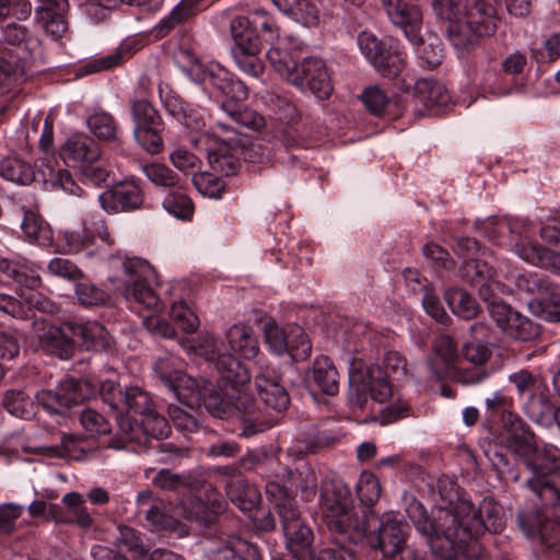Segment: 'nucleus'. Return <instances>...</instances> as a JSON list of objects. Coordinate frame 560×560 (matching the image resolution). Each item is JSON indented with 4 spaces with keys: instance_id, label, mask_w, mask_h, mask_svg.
<instances>
[{
    "instance_id": "obj_52",
    "label": "nucleus",
    "mask_w": 560,
    "mask_h": 560,
    "mask_svg": "<svg viewBox=\"0 0 560 560\" xmlns=\"http://www.w3.org/2000/svg\"><path fill=\"white\" fill-rule=\"evenodd\" d=\"M355 489L358 498L363 505L372 506L381 498V483L372 471L364 470L360 474Z\"/></svg>"
},
{
    "instance_id": "obj_15",
    "label": "nucleus",
    "mask_w": 560,
    "mask_h": 560,
    "mask_svg": "<svg viewBox=\"0 0 560 560\" xmlns=\"http://www.w3.org/2000/svg\"><path fill=\"white\" fill-rule=\"evenodd\" d=\"M177 59L183 73L189 80L196 83H209L221 94L229 88V83L234 77L218 62L201 63L194 54L187 50L180 51Z\"/></svg>"
},
{
    "instance_id": "obj_51",
    "label": "nucleus",
    "mask_w": 560,
    "mask_h": 560,
    "mask_svg": "<svg viewBox=\"0 0 560 560\" xmlns=\"http://www.w3.org/2000/svg\"><path fill=\"white\" fill-rule=\"evenodd\" d=\"M141 170L145 177L155 186L175 188L180 184V177L168 166L161 163L143 164Z\"/></svg>"
},
{
    "instance_id": "obj_43",
    "label": "nucleus",
    "mask_w": 560,
    "mask_h": 560,
    "mask_svg": "<svg viewBox=\"0 0 560 560\" xmlns=\"http://www.w3.org/2000/svg\"><path fill=\"white\" fill-rule=\"evenodd\" d=\"M339 373L326 355L317 357V394L336 396L339 392Z\"/></svg>"
},
{
    "instance_id": "obj_9",
    "label": "nucleus",
    "mask_w": 560,
    "mask_h": 560,
    "mask_svg": "<svg viewBox=\"0 0 560 560\" xmlns=\"http://www.w3.org/2000/svg\"><path fill=\"white\" fill-rule=\"evenodd\" d=\"M153 370L161 383L179 402L190 409L205 405L209 383L205 378H195L183 373L179 359L171 354L158 358Z\"/></svg>"
},
{
    "instance_id": "obj_48",
    "label": "nucleus",
    "mask_w": 560,
    "mask_h": 560,
    "mask_svg": "<svg viewBox=\"0 0 560 560\" xmlns=\"http://www.w3.org/2000/svg\"><path fill=\"white\" fill-rule=\"evenodd\" d=\"M260 51L259 44H248L244 48H233V57L241 71L247 75L257 78L264 71V66L257 55Z\"/></svg>"
},
{
    "instance_id": "obj_42",
    "label": "nucleus",
    "mask_w": 560,
    "mask_h": 560,
    "mask_svg": "<svg viewBox=\"0 0 560 560\" xmlns=\"http://www.w3.org/2000/svg\"><path fill=\"white\" fill-rule=\"evenodd\" d=\"M474 514L483 524L482 534L499 533L504 527L502 508L491 498H485L477 508L474 505Z\"/></svg>"
},
{
    "instance_id": "obj_28",
    "label": "nucleus",
    "mask_w": 560,
    "mask_h": 560,
    "mask_svg": "<svg viewBox=\"0 0 560 560\" xmlns=\"http://www.w3.org/2000/svg\"><path fill=\"white\" fill-rule=\"evenodd\" d=\"M502 423L509 432L508 443L516 455H526L534 451V434L516 413L504 410Z\"/></svg>"
},
{
    "instance_id": "obj_60",
    "label": "nucleus",
    "mask_w": 560,
    "mask_h": 560,
    "mask_svg": "<svg viewBox=\"0 0 560 560\" xmlns=\"http://www.w3.org/2000/svg\"><path fill=\"white\" fill-rule=\"evenodd\" d=\"M384 372L397 382H404L409 376L408 363L399 352L390 350L384 355Z\"/></svg>"
},
{
    "instance_id": "obj_59",
    "label": "nucleus",
    "mask_w": 560,
    "mask_h": 560,
    "mask_svg": "<svg viewBox=\"0 0 560 560\" xmlns=\"http://www.w3.org/2000/svg\"><path fill=\"white\" fill-rule=\"evenodd\" d=\"M358 46L362 55H364L372 66H374V63L381 65L378 58L384 54L386 45L374 34L370 32H361L358 35Z\"/></svg>"
},
{
    "instance_id": "obj_41",
    "label": "nucleus",
    "mask_w": 560,
    "mask_h": 560,
    "mask_svg": "<svg viewBox=\"0 0 560 560\" xmlns=\"http://www.w3.org/2000/svg\"><path fill=\"white\" fill-rule=\"evenodd\" d=\"M413 90L415 96L427 107L444 105L450 98L444 85L433 80H417Z\"/></svg>"
},
{
    "instance_id": "obj_24",
    "label": "nucleus",
    "mask_w": 560,
    "mask_h": 560,
    "mask_svg": "<svg viewBox=\"0 0 560 560\" xmlns=\"http://www.w3.org/2000/svg\"><path fill=\"white\" fill-rule=\"evenodd\" d=\"M446 36L458 58H466L480 44L481 38L488 34L479 33L478 27H472L470 21L457 20L447 25Z\"/></svg>"
},
{
    "instance_id": "obj_63",
    "label": "nucleus",
    "mask_w": 560,
    "mask_h": 560,
    "mask_svg": "<svg viewBox=\"0 0 560 560\" xmlns=\"http://www.w3.org/2000/svg\"><path fill=\"white\" fill-rule=\"evenodd\" d=\"M171 316L186 332L195 331L199 325L198 316L184 301L175 302L172 304Z\"/></svg>"
},
{
    "instance_id": "obj_35",
    "label": "nucleus",
    "mask_w": 560,
    "mask_h": 560,
    "mask_svg": "<svg viewBox=\"0 0 560 560\" xmlns=\"http://www.w3.org/2000/svg\"><path fill=\"white\" fill-rule=\"evenodd\" d=\"M362 388L369 393L370 397L378 402L386 401L393 394V387L384 370L377 365L372 364L366 368L362 380Z\"/></svg>"
},
{
    "instance_id": "obj_12",
    "label": "nucleus",
    "mask_w": 560,
    "mask_h": 560,
    "mask_svg": "<svg viewBox=\"0 0 560 560\" xmlns=\"http://www.w3.org/2000/svg\"><path fill=\"white\" fill-rule=\"evenodd\" d=\"M470 334L475 341H467L463 345L460 357L476 368L467 371L459 370L455 374V380L464 385L479 384L489 376L488 372L480 368L491 355L490 349L482 343L489 337V328L482 323H475L470 326Z\"/></svg>"
},
{
    "instance_id": "obj_10",
    "label": "nucleus",
    "mask_w": 560,
    "mask_h": 560,
    "mask_svg": "<svg viewBox=\"0 0 560 560\" xmlns=\"http://www.w3.org/2000/svg\"><path fill=\"white\" fill-rule=\"evenodd\" d=\"M198 141L206 145L208 163L215 174L229 176L238 171L237 152L242 140L234 126L218 120Z\"/></svg>"
},
{
    "instance_id": "obj_25",
    "label": "nucleus",
    "mask_w": 560,
    "mask_h": 560,
    "mask_svg": "<svg viewBox=\"0 0 560 560\" xmlns=\"http://www.w3.org/2000/svg\"><path fill=\"white\" fill-rule=\"evenodd\" d=\"M60 155L67 164L83 167L89 163L97 162L101 150L92 139L83 135H74L63 143Z\"/></svg>"
},
{
    "instance_id": "obj_30",
    "label": "nucleus",
    "mask_w": 560,
    "mask_h": 560,
    "mask_svg": "<svg viewBox=\"0 0 560 560\" xmlns=\"http://www.w3.org/2000/svg\"><path fill=\"white\" fill-rule=\"evenodd\" d=\"M465 19L470 21L472 27H478L479 33L494 35L500 21L497 1L475 0L474 4L467 8Z\"/></svg>"
},
{
    "instance_id": "obj_47",
    "label": "nucleus",
    "mask_w": 560,
    "mask_h": 560,
    "mask_svg": "<svg viewBox=\"0 0 560 560\" xmlns=\"http://www.w3.org/2000/svg\"><path fill=\"white\" fill-rule=\"evenodd\" d=\"M378 61L381 65L374 63L373 68L383 77L396 79L405 74L406 55L398 48L386 47Z\"/></svg>"
},
{
    "instance_id": "obj_58",
    "label": "nucleus",
    "mask_w": 560,
    "mask_h": 560,
    "mask_svg": "<svg viewBox=\"0 0 560 560\" xmlns=\"http://www.w3.org/2000/svg\"><path fill=\"white\" fill-rule=\"evenodd\" d=\"M135 127L154 128L161 124V118L155 108L145 100L133 102L131 108Z\"/></svg>"
},
{
    "instance_id": "obj_2",
    "label": "nucleus",
    "mask_w": 560,
    "mask_h": 560,
    "mask_svg": "<svg viewBox=\"0 0 560 560\" xmlns=\"http://www.w3.org/2000/svg\"><path fill=\"white\" fill-rule=\"evenodd\" d=\"M100 393L104 402L112 409H127L125 417L141 419L155 408L149 395L137 386L122 389L114 381L97 378L74 380L60 382L55 390L42 389L35 395L37 404L48 413L63 415L74 405L81 404Z\"/></svg>"
},
{
    "instance_id": "obj_7",
    "label": "nucleus",
    "mask_w": 560,
    "mask_h": 560,
    "mask_svg": "<svg viewBox=\"0 0 560 560\" xmlns=\"http://www.w3.org/2000/svg\"><path fill=\"white\" fill-rule=\"evenodd\" d=\"M38 340L51 353L68 359L78 345L85 350H105L110 346V336L97 322H65L60 326L45 320L34 323Z\"/></svg>"
},
{
    "instance_id": "obj_49",
    "label": "nucleus",
    "mask_w": 560,
    "mask_h": 560,
    "mask_svg": "<svg viewBox=\"0 0 560 560\" xmlns=\"http://www.w3.org/2000/svg\"><path fill=\"white\" fill-rule=\"evenodd\" d=\"M445 299L452 312L462 318L471 319L477 315L478 304L465 290L451 289L446 291Z\"/></svg>"
},
{
    "instance_id": "obj_6",
    "label": "nucleus",
    "mask_w": 560,
    "mask_h": 560,
    "mask_svg": "<svg viewBox=\"0 0 560 560\" xmlns=\"http://www.w3.org/2000/svg\"><path fill=\"white\" fill-rule=\"evenodd\" d=\"M319 504L323 521L330 532L352 542L365 536V515L355 511L351 490L340 477L332 475L323 479Z\"/></svg>"
},
{
    "instance_id": "obj_45",
    "label": "nucleus",
    "mask_w": 560,
    "mask_h": 560,
    "mask_svg": "<svg viewBox=\"0 0 560 560\" xmlns=\"http://www.w3.org/2000/svg\"><path fill=\"white\" fill-rule=\"evenodd\" d=\"M432 351L434 358L431 360V369L438 378H442L443 373L434 366L435 361L440 359L445 368H450L459 357L457 354V345L448 335H440L434 339Z\"/></svg>"
},
{
    "instance_id": "obj_57",
    "label": "nucleus",
    "mask_w": 560,
    "mask_h": 560,
    "mask_svg": "<svg viewBox=\"0 0 560 560\" xmlns=\"http://www.w3.org/2000/svg\"><path fill=\"white\" fill-rule=\"evenodd\" d=\"M161 129L162 124L154 126V128L135 127L133 136L145 151L155 154L161 152L163 148V140L160 136Z\"/></svg>"
},
{
    "instance_id": "obj_37",
    "label": "nucleus",
    "mask_w": 560,
    "mask_h": 560,
    "mask_svg": "<svg viewBox=\"0 0 560 560\" xmlns=\"http://www.w3.org/2000/svg\"><path fill=\"white\" fill-rule=\"evenodd\" d=\"M222 110L229 118L226 124L236 128V126H244L254 130H259L265 126V118L256 110L247 108L242 104H232L231 102H223L221 104ZM237 131V129H235Z\"/></svg>"
},
{
    "instance_id": "obj_22",
    "label": "nucleus",
    "mask_w": 560,
    "mask_h": 560,
    "mask_svg": "<svg viewBox=\"0 0 560 560\" xmlns=\"http://www.w3.org/2000/svg\"><path fill=\"white\" fill-rule=\"evenodd\" d=\"M255 387L259 400L266 406V408L277 412L287 409L289 405V395L280 384V378L276 371L268 366H261L259 373L255 377Z\"/></svg>"
},
{
    "instance_id": "obj_56",
    "label": "nucleus",
    "mask_w": 560,
    "mask_h": 560,
    "mask_svg": "<svg viewBox=\"0 0 560 560\" xmlns=\"http://www.w3.org/2000/svg\"><path fill=\"white\" fill-rule=\"evenodd\" d=\"M467 0H432V8L436 16L448 24L465 18Z\"/></svg>"
},
{
    "instance_id": "obj_44",
    "label": "nucleus",
    "mask_w": 560,
    "mask_h": 560,
    "mask_svg": "<svg viewBox=\"0 0 560 560\" xmlns=\"http://www.w3.org/2000/svg\"><path fill=\"white\" fill-rule=\"evenodd\" d=\"M86 126L98 140L115 141L118 138V127L114 117L104 110H95L86 117Z\"/></svg>"
},
{
    "instance_id": "obj_17",
    "label": "nucleus",
    "mask_w": 560,
    "mask_h": 560,
    "mask_svg": "<svg viewBox=\"0 0 560 560\" xmlns=\"http://www.w3.org/2000/svg\"><path fill=\"white\" fill-rule=\"evenodd\" d=\"M390 22L399 26L412 44L421 43L422 12L418 5L407 0H381Z\"/></svg>"
},
{
    "instance_id": "obj_40",
    "label": "nucleus",
    "mask_w": 560,
    "mask_h": 560,
    "mask_svg": "<svg viewBox=\"0 0 560 560\" xmlns=\"http://www.w3.org/2000/svg\"><path fill=\"white\" fill-rule=\"evenodd\" d=\"M24 75V63L18 49L0 52V84L10 89V86L20 82Z\"/></svg>"
},
{
    "instance_id": "obj_8",
    "label": "nucleus",
    "mask_w": 560,
    "mask_h": 560,
    "mask_svg": "<svg viewBox=\"0 0 560 560\" xmlns=\"http://www.w3.org/2000/svg\"><path fill=\"white\" fill-rule=\"evenodd\" d=\"M266 493L280 517L288 548L299 560H304L311 553L313 533L300 523L299 511L289 489L272 480L266 483Z\"/></svg>"
},
{
    "instance_id": "obj_16",
    "label": "nucleus",
    "mask_w": 560,
    "mask_h": 560,
    "mask_svg": "<svg viewBox=\"0 0 560 560\" xmlns=\"http://www.w3.org/2000/svg\"><path fill=\"white\" fill-rule=\"evenodd\" d=\"M490 314L498 327L515 340L529 341L540 335L539 325L504 303H493Z\"/></svg>"
},
{
    "instance_id": "obj_26",
    "label": "nucleus",
    "mask_w": 560,
    "mask_h": 560,
    "mask_svg": "<svg viewBox=\"0 0 560 560\" xmlns=\"http://www.w3.org/2000/svg\"><path fill=\"white\" fill-rule=\"evenodd\" d=\"M161 98L168 115L184 128L199 131L205 127L203 113L200 109L192 108L176 93L172 91L164 95L161 93Z\"/></svg>"
},
{
    "instance_id": "obj_13",
    "label": "nucleus",
    "mask_w": 560,
    "mask_h": 560,
    "mask_svg": "<svg viewBox=\"0 0 560 560\" xmlns=\"http://www.w3.org/2000/svg\"><path fill=\"white\" fill-rule=\"evenodd\" d=\"M54 135L51 127L45 122L44 130L40 136L39 145L47 155L46 160L38 166V177L43 182L46 189L62 190L66 194L80 196L82 189L71 177L70 173L57 165L54 158H48L52 151Z\"/></svg>"
},
{
    "instance_id": "obj_5",
    "label": "nucleus",
    "mask_w": 560,
    "mask_h": 560,
    "mask_svg": "<svg viewBox=\"0 0 560 560\" xmlns=\"http://www.w3.org/2000/svg\"><path fill=\"white\" fill-rule=\"evenodd\" d=\"M0 272L12 280L20 290L19 300L0 293V313L23 319L32 317L35 311H54V303L36 291L42 282L40 277L24 258H0Z\"/></svg>"
},
{
    "instance_id": "obj_50",
    "label": "nucleus",
    "mask_w": 560,
    "mask_h": 560,
    "mask_svg": "<svg viewBox=\"0 0 560 560\" xmlns=\"http://www.w3.org/2000/svg\"><path fill=\"white\" fill-rule=\"evenodd\" d=\"M84 442L74 435H63L60 445L42 446L40 451L48 457H65L79 460L82 458L85 447Z\"/></svg>"
},
{
    "instance_id": "obj_23",
    "label": "nucleus",
    "mask_w": 560,
    "mask_h": 560,
    "mask_svg": "<svg viewBox=\"0 0 560 560\" xmlns=\"http://www.w3.org/2000/svg\"><path fill=\"white\" fill-rule=\"evenodd\" d=\"M524 280L528 292L540 295L542 317L550 323H560V287L538 273H530Z\"/></svg>"
},
{
    "instance_id": "obj_20",
    "label": "nucleus",
    "mask_w": 560,
    "mask_h": 560,
    "mask_svg": "<svg viewBox=\"0 0 560 560\" xmlns=\"http://www.w3.org/2000/svg\"><path fill=\"white\" fill-rule=\"evenodd\" d=\"M101 207L108 213L131 211L143 202L141 188L135 182H122L98 195Z\"/></svg>"
},
{
    "instance_id": "obj_64",
    "label": "nucleus",
    "mask_w": 560,
    "mask_h": 560,
    "mask_svg": "<svg viewBox=\"0 0 560 560\" xmlns=\"http://www.w3.org/2000/svg\"><path fill=\"white\" fill-rule=\"evenodd\" d=\"M360 97L366 109L375 116L383 115L389 103L388 96L378 86L366 88Z\"/></svg>"
},
{
    "instance_id": "obj_36",
    "label": "nucleus",
    "mask_w": 560,
    "mask_h": 560,
    "mask_svg": "<svg viewBox=\"0 0 560 560\" xmlns=\"http://www.w3.org/2000/svg\"><path fill=\"white\" fill-rule=\"evenodd\" d=\"M520 456L524 458L527 467L530 468L536 476L548 475L560 466V451L555 446L538 448L534 442V451Z\"/></svg>"
},
{
    "instance_id": "obj_21",
    "label": "nucleus",
    "mask_w": 560,
    "mask_h": 560,
    "mask_svg": "<svg viewBox=\"0 0 560 560\" xmlns=\"http://www.w3.org/2000/svg\"><path fill=\"white\" fill-rule=\"evenodd\" d=\"M406 525L387 515L380 524L378 530L368 534L360 540L366 539L373 549H380L383 555L399 551L406 545Z\"/></svg>"
},
{
    "instance_id": "obj_62",
    "label": "nucleus",
    "mask_w": 560,
    "mask_h": 560,
    "mask_svg": "<svg viewBox=\"0 0 560 560\" xmlns=\"http://www.w3.org/2000/svg\"><path fill=\"white\" fill-rule=\"evenodd\" d=\"M252 14V23L260 31L261 37L265 42L272 44L273 40L278 39L279 32L276 22L264 8L254 9Z\"/></svg>"
},
{
    "instance_id": "obj_54",
    "label": "nucleus",
    "mask_w": 560,
    "mask_h": 560,
    "mask_svg": "<svg viewBox=\"0 0 560 560\" xmlns=\"http://www.w3.org/2000/svg\"><path fill=\"white\" fill-rule=\"evenodd\" d=\"M3 406L12 415L22 419H30L34 415V404L21 390H8L3 396Z\"/></svg>"
},
{
    "instance_id": "obj_3",
    "label": "nucleus",
    "mask_w": 560,
    "mask_h": 560,
    "mask_svg": "<svg viewBox=\"0 0 560 560\" xmlns=\"http://www.w3.org/2000/svg\"><path fill=\"white\" fill-rule=\"evenodd\" d=\"M223 343L212 334L205 332L198 337L196 351L207 361L213 362L221 375L220 392L208 393L205 407L214 417H223L230 409L236 408L250 413V405L244 395V387L249 381L247 369L231 353L221 352Z\"/></svg>"
},
{
    "instance_id": "obj_29",
    "label": "nucleus",
    "mask_w": 560,
    "mask_h": 560,
    "mask_svg": "<svg viewBox=\"0 0 560 560\" xmlns=\"http://www.w3.org/2000/svg\"><path fill=\"white\" fill-rule=\"evenodd\" d=\"M207 5V0H180L154 27L156 37L168 34L176 25L189 21Z\"/></svg>"
},
{
    "instance_id": "obj_61",
    "label": "nucleus",
    "mask_w": 560,
    "mask_h": 560,
    "mask_svg": "<svg viewBox=\"0 0 560 560\" xmlns=\"http://www.w3.org/2000/svg\"><path fill=\"white\" fill-rule=\"evenodd\" d=\"M75 294L84 306L104 305L108 300L106 291L88 281L75 285Z\"/></svg>"
},
{
    "instance_id": "obj_14",
    "label": "nucleus",
    "mask_w": 560,
    "mask_h": 560,
    "mask_svg": "<svg viewBox=\"0 0 560 560\" xmlns=\"http://www.w3.org/2000/svg\"><path fill=\"white\" fill-rule=\"evenodd\" d=\"M116 419L119 432L125 439L141 446H147L150 438L160 440L167 436L170 432L166 419L155 409L141 419H132L124 415H117Z\"/></svg>"
},
{
    "instance_id": "obj_32",
    "label": "nucleus",
    "mask_w": 560,
    "mask_h": 560,
    "mask_svg": "<svg viewBox=\"0 0 560 560\" xmlns=\"http://www.w3.org/2000/svg\"><path fill=\"white\" fill-rule=\"evenodd\" d=\"M230 349L243 359H253L259 351V343L250 326L238 323L232 325L225 332Z\"/></svg>"
},
{
    "instance_id": "obj_55",
    "label": "nucleus",
    "mask_w": 560,
    "mask_h": 560,
    "mask_svg": "<svg viewBox=\"0 0 560 560\" xmlns=\"http://www.w3.org/2000/svg\"><path fill=\"white\" fill-rule=\"evenodd\" d=\"M147 520L156 528L176 533L178 536L187 534L185 526L164 509L153 505L145 512Z\"/></svg>"
},
{
    "instance_id": "obj_53",
    "label": "nucleus",
    "mask_w": 560,
    "mask_h": 560,
    "mask_svg": "<svg viewBox=\"0 0 560 560\" xmlns=\"http://www.w3.org/2000/svg\"><path fill=\"white\" fill-rule=\"evenodd\" d=\"M528 487L545 506H556L560 503V490L547 476H536L527 481Z\"/></svg>"
},
{
    "instance_id": "obj_39",
    "label": "nucleus",
    "mask_w": 560,
    "mask_h": 560,
    "mask_svg": "<svg viewBox=\"0 0 560 560\" xmlns=\"http://www.w3.org/2000/svg\"><path fill=\"white\" fill-rule=\"evenodd\" d=\"M0 176L18 185H28L35 180L36 173L23 160L9 156L0 161Z\"/></svg>"
},
{
    "instance_id": "obj_4",
    "label": "nucleus",
    "mask_w": 560,
    "mask_h": 560,
    "mask_svg": "<svg viewBox=\"0 0 560 560\" xmlns=\"http://www.w3.org/2000/svg\"><path fill=\"white\" fill-rule=\"evenodd\" d=\"M121 287L118 289L128 307L143 317V325L153 335L173 338L175 329L167 322L154 316L161 310V302L151 287L155 271L144 259L132 257L121 261Z\"/></svg>"
},
{
    "instance_id": "obj_11",
    "label": "nucleus",
    "mask_w": 560,
    "mask_h": 560,
    "mask_svg": "<svg viewBox=\"0 0 560 560\" xmlns=\"http://www.w3.org/2000/svg\"><path fill=\"white\" fill-rule=\"evenodd\" d=\"M264 335L269 350L277 355L289 354L294 361L311 357L312 342L298 325L281 327L276 322H268L264 326Z\"/></svg>"
},
{
    "instance_id": "obj_46",
    "label": "nucleus",
    "mask_w": 560,
    "mask_h": 560,
    "mask_svg": "<svg viewBox=\"0 0 560 560\" xmlns=\"http://www.w3.org/2000/svg\"><path fill=\"white\" fill-rule=\"evenodd\" d=\"M39 3V7L36 9L39 24L54 38L60 37L66 31V22L60 13L63 9L48 4V2Z\"/></svg>"
},
{
    "instance_id": "obj_34",
    "label": "nucleus",
    "mask_w": 560,
    "mask_h": 560,
    "mask_svg": "<svg viewBox=\"0 0 560 560\" xmlns=\"http://www.w3.org/2000/svg\"><path fill=\"white\" fill-rule=\"evenodd\" d=\"M460 276L472 285L479 287V294L488 301L491 298L493 270L479 259L465 260L460 267Z\"/></svg>"
},
{
    "instance_id": "obj_33",
    "label": "nucleus",
    "mask_w": 560,
    "mask_h": 560,
    "mask_svg": "<svg viewBox=\"0 0 560 560\" xmlns=\"http://www.w3.org/2000/svg\"><path fill=\"white\" fill-rule=\"evenodd\" d=\"M283 77L302 93L313 95L315 93V58L312 55H299Z\"/></svg>"
},
{
    "instance_id": "obj_18",
    "label": "nucleus",
    "mask_w": 560,
    "mask_h": 560,
    "mask_svg": "<svg viewBox=\"0 0 560 560\" xmlns=\"http://www.w3.org/2000/svg\"><path fill=\"white\" fill-rule=\"evenodd\" d=\"M65 237L71 253L86 250L91 255L93 247L112 244L105 222L97 217L84 221L81 230L67 232Z\"/></svg>"
},
{
    "instance_id": "obj_38",
    "label": "nucleus",
    "mask_w": 560,
    "mask_h": 560,
    "mask_svg": "<svg viewBox=\"0 0 560 560\" xmlns=\"http://www.w3.org/2000/svg\"><path fill=\"white\" fill-rule=\"evenodd\" d=\"M21 229L25 238L30 243L39 246H50L52 243V232L48 224L35 212H24Z\"/></svg>"
},
{
    "instance_id": "obj_1",
    "label": "nucleus",
    "mask_w": 560,
    "mask_h": 560,
    "mask_svg": "<svg viewBox=\"0 0 560 560\" xmlns=\"http://www.w3.org/2000/svg\"><path fill=\"white\" fill-rule=\"evenodd\" d=\"M408 514L417 530L432 547L441 545V556L447 559L470 557L469 548L474 547L482 535L483 524L475 518L474 503L458 498L450 506H438L429 516L419 502L408 509Z\"/></svg>"
},
{
    "instance_id": "obj_31",
    "label": "nucleus",
    "mask_w": 560,
    "mask_h": 560,
    "mask_svg": "<svg viewBox=\"0 0 560 560\" xmlns=\"http://www.w3.org/2000/svg\"><path fill=\"white\" fill-rule=\"evenodd\" d=\"M516 252L523 260L560 275V252L535 242L517 244Z\"/></svg>"
},
{
    "instance_id": "obj_27",
    "label": "nucleus",
    "mask_w": 560,
    "mask_h": 560,
    "mask_svg": "<svg viewBox=\"0 0 560 560\" xmlns=\"http://www.w3.org/2000/svg\"><path fill=\"white\" fill-rule=\"evenodd\" d=\"M161 98L168 115L184 128L199 131L205 127L203 113L200 109L192 108L176 93L172 91L164 95L161 93Z\"/></svg>"
},
{
    "instance_id": "obj_19",
    "label": "nucleus",
    "mask_w": 560,
    "mask_h": 560,
    "mask_svg": "<svg viewBox=\"0 0 560 560\" xmlns=\"http://www.w3.org/2000/svg\"><path fill=\"white\" fill-rule=\"evenodd\" d=\"M116 547L117 551L105 546H95L92 548V556L95 560H147L148 551L132 528H119Z\"/></svg>"
}]
</instances>
